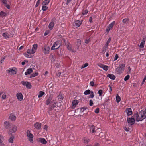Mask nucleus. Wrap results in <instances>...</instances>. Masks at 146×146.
I'll return each instance as SVG.
<instances>
[{
	"instance_id": "7ed1b4c3",
	"label": "nucleus",
	"mask_w": 146,
	"mask_h": 146,
	"mask_svg": "<svg viewBox=\"0 0 146 146\" xmlns=\"http://www.w3.org/2000/svg\"><path fill=\"white\" fill-rule=\"evenodd\" d=\"M61 46V44L59 41H57L54 43L52 47L51 48V50H56L59 48Z\"/></svg>"
},
{
	"instance_id": "e433bc0d",
	"label": "nucleus",
	"mask_w": 146,
	"mask_h": 146,
	"mask_svg": "<svg viewBox=\"0 0 146 146\" xmlns=\"http://www.w3.org/2000/svg\"><path fill=\"white\" fill-rule=\"evenodd\" d=\"M14 138V136H12L9 139V143H12L13 141V139Z\"/></svg>"
},
{
	"instance_id": "393cba45",
	"label": "nucleus",
	"mask_w": 146,
	"mask_h": 146,
	"mask_svg": "<svg viewBox=\"0 0 146 146\" xmlns=\"http://www.w3.org/2000/svg\"><path fill=\"white\" fill-rule=\"evenodd\" d=\"M50 1V0H45L42 3V5H47L48 4Z\"/></svg>"
},
{
	"instance_id": "6ab92c4d",
	"label": "nucleus",
	"mask_w": 146,
	"mask_h": 146,
	"mask_svg": "<svg viewBox=\"0 0 146 146\" xmlns=\"http://www.w3.org/2000/svg\"><path fill=\"white\" fill-rule=\"evenodd\" d=\"M52 97H49V98L47 99L46 101V104L47 105H48L51 102V104L52 103V101H51L52 100Z\"/></svg>"
},
{
	"instance_id": "9d476101",
	"label": "nucleus",
	"mask_w": 146,
	"mask_h": 146,
	"mask_svg": "<svg viewBox=\"0 0 146 146\" xmlns=\"http://www.w3.org/2000/svg\"><path fill=\"white\" fill-rule=\"evenodd\" d=\"M16 97L19 101H21L23 100V96L21 93H17L16 94Z\"/></svg>"
},
{
	"instance_id": "5fc2aeb1",
	"label": "nucleus",
	"mask_w": 146,
	"mask_h": 146,
	"mask_svg": "<svg viewBox=\"0 0 146 146\" xmlns=\"http://www.w3.org/2000/svg\"><path fill=\"white\" fill-rule=\"evenodd\" d=\"M119 56L117 54H116L115 56V57L114 58V61H116L118 58Z\"/></svg>"
},
{
	"instance_id": "79ce46f5",
	"label": "nucleus",
	"mask_w": 146,
	"mask_h": 146,
	"mask_svg": "<svg viewBox=\"0 0 146 146\" xmlns=\"http://www.w3.org/2000/svg\"><path fill=\"white\" fill-rule=\"evenodd\" d=\"M81 40L80 39H78L77 40V45L78 47L81 44Z\"/></svg>"
},
{
	"instance_id": "b1692460",
	"label": "nucleus",
	"mask_w": 146,
	"mask_h": 146,
	"mask_svg": "<svg viewBox=\"0 0 146 146\" xmlns=\"http://www.w3.org/2000/svg\"><path fill=\"white\" fill-rule=\"evenodd\" d=\"M17 130V127L16 126L13 127L12 129L9 130L10 132L12 133H14Z\"/></svg>"
},
{
	"instance_id": "a878e982",
	"label": "nucleus",
	"mask_w": 146,
	"mask_h": 146,
	"mask_svg": "<svg viewBox=\"0 0 146 146\" xmlns=\"http://www.w3.org/2000/svg\"><path fill=\"white\" fill-rule=\"evenodd\" d=\"M7 15V13L5 12L1 11L0 12V16L2 17H5Z\"/></svg>"
},
{
	"instance_id": "c03bdc74",
	"label": "nucleus",
	"mask_w": 146,
	"mask_h": 146,
	"mask_svg": "<svg viewBox=\"0 0 146 146\" xmlns=\"http://www.w3.org/2000/svg\"><path fill=\"white\" fill-rule=\"evenodd\" d=\"M145 43L141 42L140 44L139 47L141 48H143L144 47V44Z\"/></svg>"
},
{
	"instance_id": "ea45409f",
	"label": "nucleus",
	"mask_w": 146,
	"mask_h": 146,
	"mask_svg": "<svg viewBox=\"0 0 146 146\" xmlns=\"http://www.w3.org/2000/svg\"><path fill=\"white\" fill-rule=\"evenodd\" d=\"M103 92V90L101 89H100V90H99L98 91V93L99 94V96H102Z\"/></svg>"
},
{
	"instance_id": "2f4dec72",
	"label": "nucleus",
	"mask_w": 146,
	"mask_h": 146,
	"mask_svg": "<svg viewBox=\"0 0 146 146\" xmlns=\"http://www.w3.org/2000/svg\"><path fill=\"white\" fill-rule=\"evenodd\" d=\"M115 23V21H113L112 23H111L110 24H109V27L111 29L113 27Z\"/></svg>"
},
{
	"instance_id": "39448f33",
	"label": "nucleus",
	"mask_w": 146,
	"mask_h": 146,
	"mask_svg": "<svg viewBox=\"0 0 146 146\" xmlns=\"http://www.w3.org/2000/svg\"><path fill=\"white\" fill-rule=\"evenodd\" d=\"M127 120L128 125L129 126L133 125L135 123V119L134 117H132V116L130 118H127Z\"/></svg>"
},
{
	"instance_id": "bf43d9fd",
	"label": "nucleus",
	"mask_w": 146,
	"mask_h": 146,
	"mask_svg": "<svg viewBox=\"0 0 146 146\" xmlns=\"http://www.w3.org/2000/svg\"><path fill=\"white\" fill-rule=\"evenodd\" d=\"M94 82L93 81H91L90 83V85L91 86H94Z\"/></svg>"
},
{
	"instance_id": "9b49d317",
	"label": "nucleus",
	"mask_w": 146,
	"mask_h": 146,
	"mask_svg": "<svg viewBox=\"0 0 146 146\" xmlns=\"http://www.w3.org/2000/svg\"><path fill=\"white\" fill-rule=\"evenodd\" d=\"M125 111L127 116H130L132 114V110L131 108H127L126 110Z\"/></svg>"
},
{
	"instance_id": "aec40b11",
	"label": "nucleus",
	"mask_w": 146,
	"mask_h": 146,
	"mask_svg": "<svg viewBox=\"0 0 146 146\" xmlns=\"http://www.w3.org/2000/svg\"><path fill=\"white\" fill-rule=\"evenodd\" d=\"M82 140L83 141L84 143L87 144H88L90 141V139L85 137H83Z\"/></svg>"
},
{
	"instance_id": "1a4fd4ad",
	"label": "nucleus",
	"mask_w": 146,
	"mask_h": 146,
	"mask_svg": "<svg viewBox=\"0 0 146 146\" xmlns=\"http://www.w3.org/2000/svg\"><path fill=\"white\" fill-rule=\"evenodd\" d=\"M89 126L90 132L92 133H95L96 132L95 126L93 125H90Z\"/></svg>"
},
{
	"instance_id": "de8ad7c7",
	"label": "nucleus",
	"mask_w": 146,
	"mask_h": 146,
	"mask_svg": "<svg viewBox=\"0 0 146 146\" xmlns=\"http://www.w3.org/2000/svg\"><path fill=\"white\" fill-rule=\"evenodd\" d=\"M40 3V2H39L38 1H37L36 5H35V7L36 8V7H37L39 5Z\"/></svg>"
},
{
	"instance_id": "603ef678",
	"label": "nucleus",
	"mask_w": 146,
	"mask_h": 146,
	"mask_svg": "<svg viewBox=\"0 0 146 146\" xmlns=\"http://www.w3.org/2000/svg\"><path fill=\"white\" fill-rule=\"evenodd\" d=\"M29 54H28L27 53H25L24 54V56H25V57H27V58H30V57H29Z\"/></svg>"
},
{
	"instance_id": "423d86ee",
	"label": "nucleus",
	"mask_w": 146,
	"mask_h": 146,
	"mask_svg": "<svg viewBox=\"0 0 146 146\" xmlns=\"http://www.w3.org/2000/svg\"><path fill=\"white\" fill-rule=\"evenodd\" d=\"M50 48L48 46L45 45L42 48V50L43 52L45 54H48L49 53V50Z\"/></svg>"
},
{
	"instance_id": "f8f14e48",
	"label": "nucleus",
	"mask_w": 146,
	"mask_h": 146,
	"mask_svg": "<svg viewBox=\"0 0 146 146\" xmlns=\"http://www.w3.org/2000/svg\"><path fill=\"white\" fill-rule=\"evenodd\" d=\"M82 21L79 20H77L74 23V25L76 27H79L82 23Z\"/></svg>"
},
{
	"instance_id": "774afa93",
	"label": "nucleus",
	"mask_w": 146,
	"mask_h": 146,
	"mask_svg": "<svg viewBox=\"0 0 146 146\" xmlns=\"http://www.w3.org/2000/svg\"><path fill=\"white\" fill-rule=\"evenodd\" d=\"M31 51H32V54H34L35 52V50L33 49V48H32V49H31Z\"/></svg>"
},
{
	"instance_id": "4be33fe9",
	"label": "nucleus",
	"mask_w": 146,
	"mask_h": 146,
	"mask_svg": "<svg viewBox=\"0 0 146 146\" xmlns=\"http://www.w3.org/2000/svg\"><path fill=\"white\" fill-rule=\"evenodd\" d=\"M9 34L7 32H5L2 34V36L4 37L5 39L9 38Z\"/></svg>"
},
{
	"instance_id": "49530a36",
	"label": "nucleus",
	"mask_w": 146,
	"mask_h": 146,
	"mask_svg": "<svg viewBox=\"0 0 146 146\" xmlns=\"http://www.w3.org/2000/svg\"><path fill=\"white\" fill-rule=\"evenodd\" d=\"M99 109L98 108H97L95 110L94 112L98 114L99 113Z\"/></svg>"
},
{
	"instance_id": "4c0bfd02",
	"label": "nucleus",
	"mask_w": 146,
	"mask_h": 146,
	"mask_svg": "<svg viewBox=\"0 0 146 146\" xmlns=\"http://www.w3.org/2000/svg\"><path fill=\"white\" fill-rule=\"evenodd\" d=\"M37 45L36 44H35L33 45V49L35 50H36L37 48Z\"/></svg>"
},
{
	"instance_id": "052dcab7",
	"label": "nucleus",
	"mask_w": 146,
	"mask_h": 146,
	"mask_svg": "<svg viewBox=\"0 0 146 146\" xmlns=\"http://www.w3.org/2000/svg\"><path fill=\"white\" fill-rule=\"evenodd\" d=\"M108 45H109L108 44H107V43H106L105 44V46H104L105 48L107 49L108 48Z\"/></svg>"
},
{
	"instance_id": "f257e3e1",
	"label": "nucleus",
	"mask_w": 146,
	"mask_h": 146,
	"mask_svg": "<svg viewBox=\"0 0 146 146\" xmlns=\"http://www.w3.org/2000/svg\"><path fill=\"white\" fill-rule=\"evenodd\" d=\"M146 113L145 109V110H142L139 113L137 111H136L134 112L132 117H134L137 122L141 121L146 117Z\"/></svg>"
},
{
	"instance_id": "20e7f679",
	"label": "nucleus",
	"mask_w": 146,
	"mask_h": 146,
	"mask_svg": "<svg viewBox=\"0 0 146 146\" xmlns=\"http://www.w3.org/2000/svg\"><path fill=\"white\" fill-rule=\"evenodd\" d=\"M27 136L28 137V139L32 143H33V135L31 133L30 131L27 130Z\"/></svg>"
},
{
	"instance_id": "09e8293b",
	"label": "nucleus",
	"mask_w": 146,
	"mask_h": 146,
	"mask_svg": "<svg viewBox=\"0 0 146 146\" xmlns=\"http://www.w3.org/2000/svg\"><path fill=\"white\" fill-rule=\"evenodd\" d=\"M1 2L5 5L7 4V2L6 0H1Z\"/></svg>"
},
{
	"instance_id": "412c9836",
	"label": "nucleus",
	"mask_w": 146,
	"mask_h": 146,
	"mask_svg": "<svg viewBox=\"0 0 146 146\" xmlns=\"http://www.w3.org/2000/svg\"><path fill=\"white\" fill-rule=\"evenodd\" d=\"M107 76L110 79H112L113 80H115L116 78V77L113 74H109L107 75Z\"/></svg>"
},
{
	"instance_id": "f03ea898",
	"label": "nucleus",
	"mask_w": 146,
	"mask_h": 146,
	"mask_svg": "<svg viewBox=\"0 0 146 146\" xmlns=\"http://www.w3.org/2000/svg\"><path fill=\"white\" fill-rule=\"evenodd\" d=\"M125 66V64H122L120 65L119 67L115 69L116 72L118 74L122 73L124 70Z\"/></svg>"
},
{
	"instance_id": "13d9d810",
	"label": "nucleus",
	"mask_w": 146,
	"mask_h": 146,
	"mask_svg": "<svg viewBox=\"0 0 146 146\" xmlns=\"http://www.w3.org/2000/svg\"><path fill=\"white\" fill-rule=\"evenodd\" d=\"M146 80V76H145L144 78L143 79L142 82V83H141V85H142L143 83Z\"/></svg>"
},
{
	"instance_id": "f3484780",
	"label": "nucleus",
	"mask_w": 146,
	"mask_h": 146,
	"mask_svg": "<svg viewBox=\"0 0 146 146\" xmlns=\"http://www.w3.org/2000/svg\"><path fill=\"white\" fill-rule=\"evenodd\" d=\"M33 72L32 68H29L26 70V72L25 73V75H27L31 74Z\"/></svg>"
},
{
	"instance_id": "a18cd8bd",
	"label": "nucleus",
	"mask_w": 146,
	"mask_h": 146,
	"mask_svg": "<svg viewBox=\"0 0 146 146\" xmlns=\"http://www.w3.org/2000/svg\"><path fill=\"white\" fill-rule=\"evenodd\" d=\"M67 47L68 50H71L72 49L71 46L69 44H68L67 45Z\"/></svg>"
},
{
	"instance_id": "58836bf2",
	"label": "nucleus",
	"mask_w": 146,
	"mask_h": 146,
	"mask_svg": "<svg viewBox=\"0 0 146 146\" xmlns=\"http://www.w3.org/2000/svg\"><path fill=\"white\" fill-rule=\"evenodd\" d=\"M58 100H62L63 98V96L62 95H60V94L59 95L58 97Z\"/></svg>"
},
{
	"instance_id": "680f3d73",
	"label": "nucleus",
	"mask_w": 146,
	"mask_h": 146,
	"mask_svg": "<svg viewBox=\"0 0 146 146\" xmlns=\"http://www.w3.org/2000/svg\"><path fill=\"white\" fill-rule=\"evenodd\" d=\"M6 95L3 94L2 95L1 98L3 99H5L6 98Z\"/></svg>"
},
{
	"instance_id": "8fccbe9b",
	"label": "nucleus",
	"mask_w": 146,
	"mask_h": 146,
	"mask_svg": "<svg viewBox=\"0 0 146 146\" xmlns=\"http://www.w3.org/2000/svg\"><path fill=\"white\" fill-rule=\"evenodd\" d=\"M27 53L29 54H32V51H31V49H28L27 50Z\"/></svg>"
},
{
	"instance_id": "6e6552de",
	"label": "nucleus",
	"mask_w": 146,
	"mask_h": 146,
	"mask_svg": "<svg viewBox=\"0 0 146 146\" xmlns=\"http://www.w3.org/2000/svg\"><path fill=\"white\" fill-rule=\"evenodd\" d=\"M13 68H10L9 69L6 70V72L9 74H16L17 72L16 70H14Z\"/></svg>"
},
{
	"instance_id": "ddd939ff",
	"label": "nucleus",
	"mask_w": 146,
	"mask_h": 146,
	"mask_svg": "<svg viewBox=\"0 0 146 146\" xmlns=\"http://www.w3.org/2000/svg\"><path fill=\"white\" fill-rule=\"evenodd\" d=\"M4 126L6 129H9L10 128L11 126V123L9 122L5 121L4 122Z\"/></svg>"
},
{
	"instance_id": "cd10ccee",
	"label": "nucleus",
	"mask_w": 146,
	"mask_h": 146,
	"mask_svg": "<svg viewBox=\"0 0 146 146\" xmlns=\"http://www.w3.org/2000/svg\"><path fill=\"white\" fill-rule=\"evenodd\" d=\"M102 66L103 67H101V68H102L104 70L107 71L108 70L109 68V67L108 66L104 65Z\"/></svg>"
},
{
	"instance_id": "0e129e2a",
	"label": "nucleus",
	"mask_w": 146,
	"mask_h": 146,
	"mask_svg": "<svg viewBox=\"0 0 146 146\" xmlns=\"http://www.w3.org/2000/svg\"><path fill=\"white\" fill-rule=\"evenodd\" d=\"M89 22L90 23H91L93 22L92 18V17H90V18H89Z\"/></svg>"
},
{
	"instance_id": "c9c22d12",
	"label": "nucleus",
	"mask_w": 146,
	"mask_h": 146,
	"mask_svg": "<svg viewBox=\"0 0 146 146\" xmlns=\"http://www.w3.org/2000/svg\"><path fill=\"white\" fill-rule=\"evenodd\" d=\"M90 91L89 90H86L84 93V94L85 95H87L90 94Z\"/></svg>"
},
{
	"instance_id": "c756f323",
	"label": "nucleus",
	"mask_w": 146,
	"mask_h": 146,
	"mask_svg": "<svg viewBox=\"0 0 146 146\" xmlns=\"http://www.w3.org/2000/svg\"><path fill=\"white\" fill-rule=\"evenodd\" d=\"M121 100L120 97L119 96L118 94H117L116 96V101L117 102L119 103L121 101Z\"/></svg>"
},
{
	"instance_id": "c85d7f7f",
	"label": "nucleus",
	"mask_w": 146,
	"mask_h": 146,
	"mask_svg": "<svg viewBox=\"0 0 146 146\" xmlns=\"http://www.w3.org/2000/svg\"><path fill=\"white\" fill-rule=\"evenodd\" d=\"M44 94L45 93L44 92L42 91H40L38 95V97L40 98L42 97Z\"/></svg>"
},
{
	"instance_id": "bb28decb",
	"label": "nucleus",
	"mask_w": 146,
	"mask_h": 146,
	"mask_svg": "<svg viewBox=\"0 0 146 146\" xmlns=\"http://www.w3.org/2000/svg\"><path fill=\"white\" fill-rule=\"evenodd\" d=\"M39 74L38 72H35L31 74L30 76V78L34 77L38 75Z\"/></svg>"
},
{
	"instance_id": "4d7b16f0",
	"label": "nucleus",
	"mask_w": 146,
	"mask_h": 146,
	"mask_svg": "<svg viewBox=\"0 0 146 146\" xmlns=\"http://www.w3.org/2000/svg\"><path fill=\"white\" fill-rule=\"evenodd\" d=\"M89 105L90 106H92L93 104V101L92 100H90L89 101Z\"/></svg>"
},
{
	"instance_id": "e2e57ef3",
	"label": "nucleus",
	"mask_w": 146,
	"mask_h": 146,
	"mask_svg": "<svg viewBox=\"0 0 146 146\" xmlns=\"http://www.w3.org/2000/svg\"><path fill=\"white\" fill-rule=\"evenodd\" d=\"M61 72H58L56 74V75L58 77H60L61 75Z\"/></svg>"
},
{
	"instance_id": "6e6d98bb",
	"label": "nucleus",
	"mask_w": 146,
	"mask_h": 146,
	"mask_svg": "<svg viewBox=\"0 0 146 146\" xmlns=\"http://www.w3.org/2000/svg\"><path fill=\"white\" fill-rule=\"evenodd\" d=\"M111 38L110 37L108 39L106 43H107V44H109V43H110L111 40Z\"/></svg>"
},
{
	"instance_id": "72a5a7b5",
	"label": "nucleus",
	"mask_w": 146,
	"mask_h": 146,
	"mask_svg": "<svg viewBox=\"0 0 146 146\" xmlns=\"http://www.w3.org/2000/svg\"><path fill=\"white\" fill-rule=\"evenodd\" d=\"M129 21V19L128 18L124 19L122 20L123 22L125 24H127Z\"/></svg>"
},
{
	"instance_id": "69168bd1",
	"label": "nucleus",
	"mask_w": 146,
	"mask_h": 146,
	"mask_svg": "<svg viewBox=\"0 0 146 146\" xmlns=\"http://www.w3.org/2000/svg\"><path fill=\"white\" fill-rule=\"evenodd\" d=\"M5 6L7 7V8L8 9H10V6L9 5H8L7 4H5Z\"/></svg>"
},
{
	"instance_id": "864d4df0",
	"label": "nucleus",
	"mask_w": 146,
	"mask_h": 146,
	"mask_svg": "<svg viewBox=\"0 0 146 146\" xmlns=\"http://www.w3.org/2000/svg\"><path fill=\"white\" fill-rule=\"evenodd\" d=\"M124 129L126 131H128L130 130V128H129L126 127H124Z\"/></svg>"
},
{
	"instance_id": "338daca9",
	"label": "nucleus",
	"mask_w": 146,
	"mask_h": 146,
	"mask_svg": "<svg viewBox=\"0 0 146 146\" xmlns=\"http://www.w3.org/2000/svg\"><path fill=\"white\" fill-rule=\"evenodd\" d=\"M111 29H110V28H109V27H108L106 29V32L107 33H108Z\"/></svg>"
},
{
	"instance_id": "7c9ffc66",
	"label": "nucleus",
	"mask_w": 146,
	"mask_h": 146,
	"mask_svg": "<svg viewBox=\"0 0 146 146\" xmlns=\"http://www.w3.org/2000/svg\"><path fill=\"white\" fill-rule=\"evenodd\" d=\"M48 7L46 6V5H42V9L43 11H45L47 10Z\"/></svg>"
},
{
	"instance_id": "37998d69",
	"label": "nucleus",
	"mask_w": 146,
	"mask_h": 146,
	"mask_svg": "<svg viewBox=\"0 0 146 146\" xmlns=\"http://www.w3.org/2000/svg\"><path fill=\"white\" fill-rule=\"evenodd\" d=\"M88 11L87 9L83 11H82V14L83 15H85L87 14L88 13Z\"/></svg>"
},
{
	"instance_id": "4468645a",
	"label": "nucleus",
	"mask_w": 146,
	"mask_h": 146,
	"mask_svg": "<svg viewBox=\"0 0 146 146\" xmlns=\"http://www.w3.org/2000/svg\"><path fill=\"white\" fill-rule=\"evenodd\" d=\"M78 101L77 100H73L72 102V108L74 109L76 106L78 104Z\"/></svg>"
},
{
	"instance_id": "a19ab883",
	"label": "nucleus",
	"mask_w": 146,
	"mask_h": 146,
	"mask_svg": "<svg viewBox=\"0 0 146 146\" xmlns=\"http://www.w3.org/2000/svg\"><path fill=\"white\" fill-rule=\"evenodd\" d=\"M130 78V76L129 75H127L124 78V80L125 81H127Z\"/></svg>"
},
{
	"instance_id": "5701e85b",
	"label": "nucleus",
	"mask_w": 146,
	"mask_h": 146,
	"mask_svg": "<svg viewBox=\"0 0 146 146\" xmlns=\"http://www.w3.org/2000/svg\"><path fill=\"white\" fill-rule=\"evenodd\" d=\"M54 26V24L53 22H51L48 25L49 28L51 30L52 29Z\"/></svg>"
},
{
	"instance_id": "473e14b6",
	"label": "nucleus",
	"mask_w": 146,
	"mask_h": 146,
	"mask_svg": "<svg viewBox=\"0 0 146 146\" xmlns=\"http://www.w3.org/2000/svg\"><path fill=\"white\" fill-rule=\"evenodd\" d=\"M80 112H83L85 110L87 109V108L86 107H83L80 108Z\"/></svg>"
},
{
	"instance_id": "dca6fc26",
	"label": "nucleus",
	"mask_w": 146,
	"mask_h": 146,
	"mask_svg": "<svg viewBox=\"0 0 146 146\" xmlns=\"http://www.w3.org/2000/svg\"><path fill=\"white\" fill-rule=\"evenodd\" d=\"M38 141L42 144H45L47 143V141L44 138H40L38 139Z\"/></svg>"
},
{
	"instance_id": "a211bd4d",
	"label": "nucleus",
	"mask_w": 146,
	"mask_h": 146,
	"mask_svg": "<svg viewBox=\"0 0 146 146\" xmlns=\"http://www.w3.org/2000/svg\"><path fill=\"white\" fill-rule=\"evenodd\" d=\"M9 118L11 121H15L16 119V117L15 115H14L13 114H11L10 115Z\"/></svg>"
},
{
	"instance_id": "f704fd0d",
	"label": "nucleus",
	"mask_w": 146,
	"mask_h": 146,
	"mask_svg": "<svg viewBox=\"0 0 146 146\" xmlns=\"http://www.w3.org/2000/svg\"><path fill=\"white\" fill-rule=\"evenodd\" d=\"M108 103V99H106L105 100V101L103 104V105L104 106V107L106 106H107Z\"/></svg>"
},
{
	"instance_id": "0eeeda50",
	"label": "nucleus",
	"mask_w": 146,
	"mask_h": 146,
	"mask_svg": "<svg viewBox=\"0 0 146 146\" xmlns=\"http://www.w3.org/2000/svg\"><path fill=\"white\" fill-rule=\"evenodd\" d=\"M21 84L24 86H25L26 87L29 89L31 88L32 86L31 84L28 82L22 81Z\"/></svg>"
},
{
	"instance_id": "2eb2a0df",
	"label": "nucleus",
	"mask_w": 146,
	"mask_h": 146,
	"mask_svg": "<svg viewBox=\"0 0 146 146\" xmlns=\"http://www.w3.org/2000/svg\"><path fill=\"white\" fill-rule=\"evenodd\" d=\"M41 124L39 122H36L34 124V127L37 129L39 130L40 129Z\"/></svg>"
},
{
	"instance_id": "3c124183",
	"label": "nucleus",
	"mask_w": 146,
	"mask_h": 146,
	"mask_svg": "<svg viewBox=\"0 0 146 146\" xmlns=\"http://www.w3.org/2000/svg\"><path fill=\"white\" fill-rule=\"evenodd\" d=\"M146 37L145 36H144L142 39L141 42L145 43L146 41Z\"/></svg>"
}]
</instances>
